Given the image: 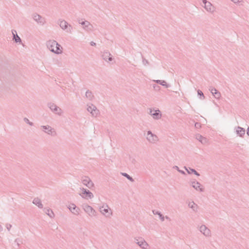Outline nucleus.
Returning a JSON list of instances; mask_svg holds the SVG:
<instances>
[{
  "mask_svg": "<svg viewBox=\"0 0 249 249\" xmlns=\"http://www.w3.org/2000/svg\"><path fill=\"white\" fill-rule=\"evenodd\" d=\"M47 48L53 53L60 54L62 53V48L55 40H50L46 43Z\"/></svg>",
  "mask_w": 249,
  "mask_h": 249,
  "instance_id": "obj_1",
  "label": "nucleus"
},
{
  "mask_svg": "<svg viewBox=\"0 0 249 249\" xmlns=\"http://www.w3.org/2000/svg\"><path fill=\"white\" fill-rule=\"evenodd\" d=\"M99 212L106 218H109L112 215V211L107 204L106 203L99 207Z\"/></svg>",
  "mask_w": 249,
  "mask_h": 249,
  "instance_id": "obj_2",
  "label": "nucleus"
},
{
  "mask_svg": "<svg viewBox=\"0 0 249 249\" xmlns=\"http://www.w3.org/2000/svg\"><path fill=\"white\" fill-rule=\"evenodd\" d=\"M144 136L147 141L150 144H156L159 141L158 137L156 134L153 133L150 130H148L146 133H144Z\"/></svg>",
  "mask_w": 249,
  "mask_h": 249,
  "instance_id": "obj_3",
  "label": "nucleus"
},
{
  "mask_svg": "<svg viewBox=\"0 0 249 249\" xmlns=\"http://www.w3.org/2000/svg\"><path fill=\"white\" fill-rule=\"evenodd\" d=\"M134 241L135 243L142 249H149V245L143 238L142 237H135Z\"/></svg>",
  "mask_w": 249,
  "mask_h": 249,
  "instance_id": "obj_4",
  "label": "nucleus"
},
{
  "mask_svg": "<svg viewBox=\"0 0 249 249\" xmlns=\"http://www.w3.org/2000/svg\"><path fill=\"white\" fill-rule=\"evenodd\" d=\"M40 129L45 134L54 137L56 135L55 130L49 125H41Z\"/></svg>",
  "mask_w": 249,
  "mask_h": 249,
  "instance_id": "obj_5",
  "label": "nucleus"
},
{
  "mask_svg": "<svg viewBox=\"0 0 249 249\" xmlns=\"http://www.w3.org/2000/svg\"><path fill=\"white\" fill-rule=\"evenodd\" d=\"M47 106L53 113L59 116H61L63 113L62 109L53 103H48Z\"/></svg>",
  "mask_w": 249,
  "mask_h": 249,
  "instance_id": "obj_6",
  "label": "nucleus"
},
{
  "mask_svg": "<svg viewBox=\"0 0 249 249\" xmlns=\"http://www.w3.org/2000/svg\"><path fill=\"white\" fill-rule=\"evenodd\" d=\"M80 190L81 191V193H79V195L83 198L88 200L93 198V194L89 190L84 188H80Z\"/></svg>",
  "mask_w": 249,
  "mask_h": 249,
  "instance_id": "obj_7",
  "label": "nucleus"
},
{
  "mask_svg": "<svg viewBox=\"0 0 249 249\" xmlns=\"http://www.w3.org/2000/svg\"><path fill=\"white\" fill-rule=\"evenodd\" d=\"M87 110L93 117H97L100 114L99 110L92 104H89L87 105Z\"/></svg>",
  "mask_w": 249,
  "mask_h": 249,
  "instance_id": "obj_8",
  "label": "nucleus"
},
{
  "mask_svg": "<svg viewBox=\"0 0 249 249\" xmlns=\"http://www.w3.org/2000/svg\"><path fill=\"white\" fill-rule=\"evenodd\" d=\"M83 209L91 217L96 216L97 215L96 211L91 206L88 204L84 205Z\"/></svg>",
  "mask_w": 249,
  "mask_h": 249,
  "instance_id": "obj_9",
  "label": "nucleus"
},
{
  "mask_svg": "<svg viewBox=\"0 0 249 249\" xmlns=\"http://www.w3.org/2000/svg\"><path fill=\"white\" fill-rule=\"evenodd\" d=\"M60 27L62 29L66 30V32L71 33L72 30V27L71 25L68 24L65 20H60L58 22Z\"/></svg>",
  "mask_w": 249,
  "mask_h": 249,
  "instance_id": "obj_10",
  "label": "nucleus"
},
{
  "mask_svg": "<svg viewBox=\"0 0 249 249\" xmlns=\"http://www.w3.org/2000/svg\"><path fill=\"white\" fill-rule=\"evenodd\" d=\"M199 231L205 237H209L211 236L210 230L205 225H201L198 227Z\"/></svg>",
  "mask_w": 249,
  "mask_h": 249,
  "instance_id": "obj_11",
  "label": "nucleus"
},
{
  "mask_svg": "<svg viewBox=\"0 0 249 249\" xmlns=\"http://www.w3.org/2000/svg\"><path fill=\"white\" fill-rule=\"evenodd\" d=\"M79 23L82 26L84 30L87 32L91 31L93 29V26L87 20H79Z\"/></svg>",
  "mask_w": 249,
  "mask_h": 249,
  "instance_id": "obj_12",
  "label": "nucleus"
},
{
  "mask_svg": "<svg viewBox=\"0 0 249 249\" xmlns=\"http://www.w3.org/2000/svg\"><path fill=\"white\" fill-rule=\"evenodd\" d=\"M81 182L83 185L87 186L89 189H91L94 187V183L90 178L88 177H84L81 179Z\"/></svg>",
  "mask_w": 249,
  "mask_h": 249,
  "instance_id": "obj_13",
  "label": "nucleus"
},
{
  "mask_svg": "<svg viewBox=\"0 0 249 249\" xmlns=\"http://www.w3.org/2000/svg\"><path fill=\"white\" fill-rule=\"evenodd\" d=\"M68 208L73 214L76 215L79 214L80 210L78 207H76L74 204H70L69 205Z\"/></svg>",
  "mask_w": 249,
  "mask_h": 249,
  "instance_id": "obj_14",
  "label": "nucleus"
},
{
  "mask_svg": "<svg viewBox=\"0 0 249 249\" xmlns=\"http://www.w3.org/2000/svg\"><path fill=\"white\" fill-rule=\"evenodd\" d=\"M149 114L155 120H159L162 116L161 113L159 109H157L155 110L154 112H153V110L152 109H150Z\"/></svg>",
  "mask_w": 249,
  "mask_h": 249,
  "instance_id": "obj_15",
  "label": "nucleus"
},
{
  "mask_svg": "<svg viewBox=\"0 0 249 249\" xmlns=\"http://www.w3.org/2000/svg\"><path fill=\"white\" fill-rule=\"evenodd\" d=\"M192 186L195 189L196 191H199L200 192H203L204 189L202 188L201 184L196 181H191Z\"/></svg>",
  "mask_w": 249,
  "mask_h": 249,
  "instance_id": "obj_16",
  "label": "nucleus"
},
{
  "mask_svg": "<svg viewBox=\"0 0 249 249\" xmlns=\"http://www.w3.org/2000/svg\"><path fill=\"white\" fill-rule=\"evenodd\" d=\"M34 19L39 25H43L46 22V19L44 17H34Z\"/></svg>",
  "mask_w": 249,
  "mask_h": 249,
  "instance_id": "obj_17",
  "label": "nucleus"
},
{
  "mask_svg": "<svg viewBox=\"0 0 249 249\" xmlns=\"http://www.w3.org/2000/svg\"><path fill=\"white\" fill-rule=\"evenodd\" d=\"M103 59L106 61H111L112 60V57L108 52H104L102 54Z\"/></svg>",
  "mask_w": 249,
  "mask_h": 249,
  "instance_id": "obj_18",
  "label": "nucleus"
},
{
  "mask_svg": "<svg viewBox=\"0 0 249 249\" xmlns=\"http://www.w3.org/2000/svg\"><path fill=\"white\" fill-rule=\"evenodd\" d=\"M12 33L13 35V39L16 43H21V39L20 37L18 35L17 31L15 30H12Z\"/></svg>",
  "mask_w": 249,
  "mask_h": 249,
  "instance_id": "obj_19",
  "label": "nucleus"
},
{
  "mask_svg": "<svg viewBox=\"0 0 249 249\" xmlns=\"http://www.w3.org/2000/svg\"><path fill=\"white\" fill-rule=\"evenodd\" d=\"M33 203L40 209H42L43 208V205L42 204L40 199L38 197H36L33 199Z\"/></svg>",
  "mask_w": 249,
  "mask_h": 249,
  "instance_id": "obj_20",
  "label": "nucleus"
},
{
  "mask_svg": "<svg viewBox=\"0 0 249 249\" xmlns=\"http://www.w3.org/2000/svg\"><path fill=\"white\" fill-rule=\"evenodd\" d=\"M203 2L204 4V7L207 11H212L213 10V7L212 4L207 2L206 0H203Z\"/></svg>",
  "mask_w": 249,
  "mask_h": 249,
  "instance_id": "obj_21",
  "label": "nucleus"
},
{
  "mask_svg": "<svg viewBox=\"0 0 249 249\" xmlns=\"http://www.w3.org/2000/svg\"><path fill=\"white\" fill-rule=\"evenodd\" d=\"M236 134L240 137H242L245 134V130L240 126L237 127L236 128Z\"/></svg>",
  "mask_w": 249,
  "mask_h": 249,
  "instance_id": "obj_22",
  "label": "nucleus"
},
{
  "mask_svg": "<svg viewBox=\"0 0 249 249\" xmlns=\"http://www.w3.org/2000/svg\"><path fill=\"white\" fill-rule=\"evenodd\" d=\"M188 207L192 209L194 212H197L198 207L194 201L189 202L188 203Z\"/></svg>",
  "mask_w": 249,
  "mask_h": 249,
  "instance_id": "obj_23",
  "label": "nucleus"
},
{
  "mask_svg": "<svg viewBox=\"0 0 249 249\" xmlns=\"http://www.w3.org/2000/svg\"><path fill=\"white\" fill-rule=\"evenodd\" d=\"M153 82H156L159 84L162 85V86L165 87V88L170 87V85L167 84L166 82L164 80H153Z\"/></svg>",
  "mask_w": 249,
  "mask_h": 249,
  "instance_id": "obj_24",
  "label": "nucleus"
},
{
  "mask_svg": "<svg viewBox=\"0 0 249 249\" xmlns=\"http://www.w3.org/2000/svg\"><path fill=\"white\" fill-rule=\"evenodd\" d=\"M85 96L89 101H92L94 98V95L92 92L89 90H88L85 93Z\"/></svg>",
  "mask_w": 249,
  "mask_h": 249,
  "instance_id": "obj_25",
  "label": "nucleus"
},
{
  "mask_svg": "<svg viewBox=\"0 0 249 249\" xmlns=\"http://www.w3.org/2000/svg\"><path fill=\"white\" fill-rule=\"evenodd\" d=\"M184 168L186 169V170L187 171V173L189 174L193 173L197 176H200V174L196 170H195L194 169L191 168L190 167L188 168H187L185 166L184 167Z\"/></svg>",
  "mask_w": 249,
  "mask_h": 249,
  "instance_id": "obj_26",
  "label": "nucleus"
},
{
  "mask_svg": "<svg viewBox=\"0 0 249 249\" xmlns=\"http://www.w3.org/2000/svg\"><path fill=\"white\" fill-rule=\"evenodd\" d=\"M152 213L155 215H158L159 216L160 219L161 221H164V216L163 215V214L159 211L154 210L152 211Z\"/></svg>",
  "mask_w": 249,
  "mask_h": 249,
  "instance_id": "obj_27",
  "label": "nucleus"
},
{
  "mask_svg": "<svg viewBox=\"0 0 249 249\" xmlns=\"http://www.w3.org/2000/svg\"><path fill=\"white\" fill-rule=\"evenodd\" d=\"M45 213L51 218H53L54 217V214L53 211L50 209H44Z\"/></svg>",
  "mask_w": 249,
  "mask_h": 249,
  "instance_id": "obj_28",
  "label": "nucleus"
},
{
  "mask_svg": "<svg viewBox=\"0 0 249 249\" xmlns=\"http://www.w3.org/2000/svg\"><path fill=\"white\" fill-rule=\"evenodd\" d=\"M122 175L131 182H133L134 181V179L126 173H122Z\"/></svg>",
  "mask_w": 249,
  "mask_h": 249,
  "instance_id": "obj_29",
  "label": "nucleus"
},
{
  "mask_svg": "<svg viewBox=\"0 0 249 249\" xmlns=\"http://www.w3.org/2000/svg\"><path fill=\"white\" fill-rule=\"evenodd\" d=\"M197 93H198V95H199L200 99L204 100L205 99V96L204 95V94L203 93V92H202L201 90L198 89L197 90Z\"/></svg>",
  "mask_w": 249,
  "mask_h": 249,
  "instance_id": "obj_30",
  "label": "nucleus"
},
{
  "mask_svg": "<svg viewBox=\"0 0 249 249\" xmlns=\"http://www.w3.org/2000/svg\"><path fill=\"white\" fill-rule=\"evenodd\" d=\"M213 95L217 99H219L221 97V93L218 91L216 92H214Z\"/></svg>",
  "mask_w": 249,
  "mask_h": 249,
  "instance_id": "obj_31",
  "label": "nucleus"
},
{
  "mask_svg": "<svg viewBox=\"0 0 249 249\" xmlns=\"http://www.w3.org/2000/svg\"><path fill=\"white\" fill-rule=\"evenodd\" d=\"M204 137H203L201 135L199 134H197L196 135V138L197 140H198L199 142H201V141L202 140V138H203Z\"/></svg>",
  "mask_w": 249,
  "mask_h": 249,
  "instance_id": "obj_32",
  "label": "nucleus"
},
{
  "mask_svg": "<svg viewBox=\"0 0 249 249\" xmlns=\"http://www.w3.org/2000/svg\"><path fill=\"white\" fill-rule=\"evenodd\" d=\"M23 120L26 123L29 124L30 126H33L34 125V124L32 122H30L28 118H24Z\"/></svg>",
  "mask_w": 249,
  "mask_h": 249,
  "instance_id": "obj_33",
  "label": "nucleus"
},
{
  "mask_svg": "<svg viewBox=\"0 0 249 249\" xmlns=\"http://www.w3.org/2000/svg\"><path fill=\"white\" fill-rule=\"evenodd\" d=\"M142 64L144 66H147L148 65H149V61L146 59L145 58H143V57H142Z\"/></svg>",
  "mask_w": 249,
  "mask_h": 249,
  "instance_id": "obj_34",
  "label": "nucleus"
},
{
  "mask_svg": "<svg viewBox=\"0 0 249 249\" xmlns=\"http://www.w3.org/2000/svg\"><path fill=\"white\" fill-rule=\"evenodd\" d=\"M200 142L203 144H205L208 142V140L206 138L203 137L202 140Z\"/></svg>",
  "mask_w": 249,
  "mask_h": 249,
  "instance_id": "obj_35",
  "label": "nucleus"
},
{
  "mask_svg": "<svg viewBox=\"0 0 249 249\" xmlns=\"http://www.w3.org/2000/svg\"><path fill=\"white\" fill-rule=\"evenodd\" d=\"M209 90L211 91V93L213 95L214 94V92H216L218 91V90L216 89H215L214 88H212V87L210 88Z\"/></svg>",
  "mask_w": 249,
  "mask_h": 249,
  "instance_id": "obj_36",
  "label": "nucleus"
},
{
  "mask_svg": "<svg viewBox=\"0 0 249 249\" xmlns=\"http://www.w3.org/2000/svg\"><path fill=\"white\" fill-rule=\"evenodd\" d=\"M173 168L176 170H177L179 173H181L182 174H185V172L182 171V170H181L179 169L178 167L177 166H174L173 167Z\"/></svg>",
  "mask_w": 249,
  "mask_h": 249,
  "instance_id": "obj_37",
  "label": "nucleus"
},
{
  "mask_svg": "<svg viewBox=\"0 0 249 249\" xmlns=\"http://www.w3.org/2000/svg\"><path fill=\"white\" fill-rule=\"evenodd\" d=\"M195 126L196 128L197 129H199L201 128V124L200 123H196L195 124Z\"/></svg>",
  "mask_w": 249,
  "mask_h": 249,
  "instance_id": "obj_38",
  "label": "nucleus"
},
{
  "mask_svg": "<svg viewBox=\"0 0 249 249\" xmlns=\"http://www.w3.org/2000/svg\"><path fill=\"white\" fill-rule=\"evenodd\" d=\"M153 87L155 90H159L160 89V87L155 84L153 85Z\"/></svg>",
  "mask_w": 249,
  "mask_h": 249,
  "instance_id": "obj_39",
  "label": "nucleus"
},
{
  "mask_svg": "<svg viewBox=\"0 0 249 249\" xmlns=\"http://www.w3.org/2000/svg\"><path fill=\"white\" fill-rule=\"evenodd\" d=\"M12 227V225L11 224H7L6 225V228L8 230V231H10L11 228Z\"/></svg>",
  "mask_w": 249,
  "mask_h": 249,
  "instance_id": "obj_40",
  "label": "nucleus"
},
{
  "mask_svg": "<svg viewBox=\"0 0 249 249\" xmlns=\"http://www.w3.org/2000/svg\"><path fill=\"white\" fill-rule=\"evenodd\" d=\"M19 240L18 239H16L15 240V242L17 243V244L18 246H19Z\"/></svg>",
  "mask_w": 249,
  "mask_h": 249,
  "instance_id": "obj_41",
  "label": "nucleus"
},
{
  "mask_svg": "<svg viewBox=\"0 0 249 249\" xmlns=\"http://www.w3.org/2000/svg\"><path fill=\"white\" fill-rule=\"evenodd\" d=\"M231 1H233L234 3H238L241 1V0H231Z\"/></svg>",
  "mask_w": 249,
  "mask_h": 249,
  "instance_id": "obj_42",
  "label": "nucleus"
},
{
  "mask_svg": "<svg viewBox=\"0 0 249 249\" xmlns=\"http://www.w3.org/2000/svg\"><path fill=\"white\" fill-rule=\"evenodd\" d=\"M90 44L91 46H94L96 45V43L94 42H93V41L90 42Z\"/></svg>",
  "mask_w": 249,
  "mask_h": 249,
  "instance_id": "obj_43",
  "label": "nucleus"
},
{
  "mask_svg": "<svg viewBox=\"0 0 249 249\" xmlns=\"http://www.w3.org/2000/svg\"><path fill=\"white\" fill-rule=\"evenodd\" d=\"M247 133L248 135L249 136V127L247 129Z\"/></svg>",
  "mask_w": 249,
  "mask_h": 249,
  "instance_id": "obj_44",
  "label": "nucleus"
},
{
  "mask_svg": "<svg viewBox=\"0 0 249 249\" xmlns=\"http://www.w3.org/2000/svg\"><path fill=\"white\" fill-rule=\"evenodd\" d=\"M165 218H166L167 220H169L170 219V218L168 216H165V217H164V219Z\"/></svg>",
  "mask_w": 249,
  "mask_h": 249,
  "instance_id": "obj_45",
  "label": "nucleus"
}]
</instances>
